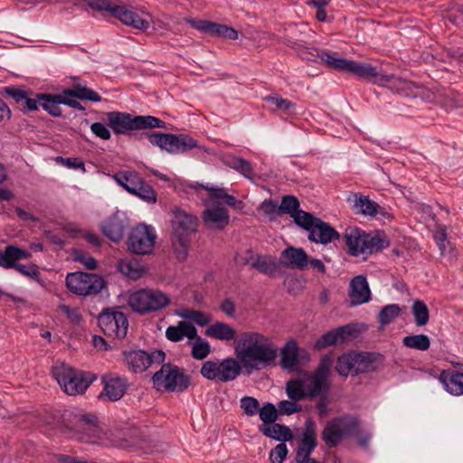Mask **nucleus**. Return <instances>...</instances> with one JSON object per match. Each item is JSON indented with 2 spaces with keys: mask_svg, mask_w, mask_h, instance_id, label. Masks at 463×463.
Here are the masks:
<instances>
[{
  "mask_svg": "<svg viewBox=\"0 0 463 463\" xmlns=\"http://www.w3.org/2000/svg\"><path fill=\"white\" fill-rule=\"evenodd\" d=\"M356 437L359 446L369 448L372 435L361 430V421L356 416L335 417L326 422L321 439L328 448L337 447L344 438Z\"/></svg>",
  "mask_w": 463,
  "mask_h": 463,
  "instance_id": "2",
  "label": "nucleus"
},
{
  "mask_svg": "<svg viewBox=\"0 0 463 463\" xmlns=\"http://www.w3.org/2000/svg\"><path fill=\"white\" fill-rule=\"evenodd\" d=\"M259 416L263 422L262 424L269 425L276 423L279 419V411L273 403L266 402L260 408Z\"/></svg>",
  "mask_w": 463,
  "mask_h": 463,
  "instance_id": "51",
  "label": "nucleus"
},
{
  "mask_svg": "<svg viewBox=\"0 0 463 463\" xmlns=\"http://www.w3.org/2000/svg\"><path fill=\"white\" fill-rule=\"evenodd\" d=\"M98 324L101 331L113 339L126 337L128 328L127 316L116 308H106L98 317Z\"/></svg>",
  "mask_w": 463,
  "mask_h": 463,
  "instance_id": "17",
  "label": "nucleus"
},
{
  "mask_svg": "<svg viewBox=\"0 0 463 463\" xmlns=\"http://www.w3.org/2000/svg\"><path fill=\"white\" fill-rule=\"evenodd\" d=\"M404 346L419 351H427L430 346V339L427 335H411L402 339Z\"/></svg>",
  "mask_w": 463,
  "mask_h": 463,
  "instance_id": "46",
  "label": "nucleus"
},
{
  "mask_svg": "<svg viewBox=\"0 0 463 463\" xmlns=\"http://www.w3.org/2000/svg\"><path fill=\"white\" fill-rule=\"evenodd\" d=\"M131 194L137 196L147 203H156L157 195L154 188L146 183L144 179L141 180V184L136 188V192Z\"/></svg>",
  "mask_w": 463,
  "mask_h": 463,
  "instance_id": "49",
  "label": "nucleus"
},
{
  "mask_svg": "<svg viewBox=\"0 0 463 463\" xmlns=\"http://www.w3.org/2000/svg\"><path fill=\"white\" fill-rule=\"evenodd\" d=\"M152 383L157 391L183 392L191 385V377L175 364L166 363L152 376Z\"/></svg>",
  "mask_w": 463,
  "mask_h": 463,
  "instance_id": "9",
  "label": "nucleus"
},
{
  "mask_svg": "<svg viewBox=\"0 0 463 463\" xmlns=\"http://www.w3.org/2000/svg\"><path fill=\"white\" fill-rule=\"evenodd\" d=\"M114 180L129 194L135 193L136 188L143 179L136 171H119L113 175Z\"/></svg>",
  "mask_w": 463,
  "mask_h": 463,
  "instance_id": "33",
  "label": "nucleus"
},
{
  "mask_svg": "<svg viewBox=\"0 0 463 463\" xmlns=\"http://www.w3.org/2000/svg\"><path fill=\"white\" fill-rule=\"evenodd\" d=\"M105 286L104 279L97 274L77 271L66 277V287L78 296L97 295Z\"/></svg>",
  "mask_w": 463,
  "mask_h": 463,
  "instance_id": "15",
  "label": "nucleus"
},
{
  "mask_svg": "<svg viewBox=\"0 0 463 463\" xmlns=\"http://www.w3.org/2000/svg\"><path fill=\"white\" fill-rule=\"evenodd\" d=\"M271 424L272 425H259V431L268 438L281 441L280 443L292 440L293 434L288 426L279 423Z\"/></svg>",
  "mask_w": 463,
  "mask_h": 463,
  "instance_id": "28",
  "label": "nucleus"
},
{
  "mask_svg": "<svg viewBox=\"0 0 463 463\" xmlns=\"http://www.w3.org/2000/svg\"><path fill=\"white\" fill-rule=\"evenodd\" d=\"M401 308L397 304H389L384 306L378 314V322L382 327L391 324L399 317Z\"/></svg>",
  "mask_w": 463,
  "mask_h": 463,
  "instance_id": "48",
  "label": "nucleus"
},
{
  "mask_svg": "<svg viewBox=\"0 0 463 463\" xmlns=\"http://www.w3.org/2000/svg\"><path fill=\"white\" fill-rule=\"evenodd\" d=\"M206 229L223 230L230 222V215L224 207L207 208L202 213Z\"/></svg>",
  "mask_w": 463,
  "mask_h": 463,
  "instance_id": "24",
  "label": "nucleus"
},
{
  "mask_svg": "<svg viewBox=\"0 0 463 463\" xmlns=\"http://www.w3.org/2000/svg\"><path fill=\"white\" fill-rule=\"evenodd\" d=\"M345 72L381 86H387L392 91L403 96H410L413 94L411 90L414 85L411 81L402 80L392 74H384L382 71L378 70L377 67H374L370 63L358 62L350 60Z\"/></svg>",
  "mask_w": 463,
  "mask_h": 463,
  "instance_id": "6",
  "label": "nucleus"
},
{
  "mask_svg": "<svg viewBox=\"0 0 463 463\" xmlns=\"http://www.w3.org/2000/svg\"><path fill=\"white\" fill-rule=\"evenodd\" d=\"M288 453V449L285 443L278 444L269 452L270 463H282L286 459Z\"/></svg>",
  "mask_w": 463,
  "mask_h": 463,
  "instance_id": "62",
  "label": "nucleus"
},
{
  "mask_svg": "<svg viewBox=\"0 0 463 463\" xmlns=\"http://www.w3.org/2000/svg\"><path fill=\"white\" fill-rule=\"evenodd\" d=\"M147 288H142L132 292L128 296V304L135 313L146 315V306H147Z\"/></svg>",
  "mask_w": 463,
  "mask_h": 463,
  "instance_id": "40",
  "label": "nucleus"
},
{
  "mask_svg": "<svg viewBox=\"0 0 463 463\" xmlns=\"http://www.w3.org/2000/svg\"><path fill=\"white\" fill-rule=\"evenodd\" d=\"M172 246L177 260H185L191 246V235L197 232L198 218L175 207L172 210Z\"/></svg>",
  "mask_w": 463,
  "mask_h": 463,
  "instance_id": "4",
  "label": "nucleus"
},
{
  "mask_svg": "<svg viewBox=\"0 0 463 463\" xmlns=\"http://www.w3.org/2000/svg\"><path fill=\"white\" fill-rule=\"evenodd\" d=\"M284 269H289L285 264L279 262H251L250 269H256L260 273L269 277H277L284 273Z\"/></svg>",
  "mask_w": 463,
  "mask_h": 463,
  "instance_id": "43",
  "label": "nucleus"
},
{
  "mask_svg": "<svg viewBox=\"0 0 463 463\" xmlns=\"http://www.w3.org/2000/svg\"><path fill=\"white\" fill-rule=\"evenodd\" d=\"M210 353L211 347L209 343L201 337H197L192 348V356L197 360H203Z\"/></svg>",
  "mask_w": 463,
  "mask_h": 463,
  "instance_id": "56",
  "label": "nucleus"
},
{
  "mask_svg": "<svg viewBox=\"0 0 463 463\" xmlns=\"http://www.w3.org/2000/svg\"><path fill=\"white\" fill-rule=\"evenodd\" d=\"M65 426L78 435L82 442L94 443L99 436V419L91 413L81 411H70L63 415Z\"/></svg>",
  "mask_w": 463,
  "mask_h": 463,
  "instance_id": "11",
  "label": "nucleus"
},
{
  "mask_svg": "<svg viewBox=\"0 0 463 463\" xmlns=\"http://www.w3.org/2000/svg\"><path fill=\"white\" fill-rule=\"evenodd\" d=\"M317 398L318 399L316 404L317 413L321 418H325L329 413L328 405L331 403L329 394H324L321 396H317Z\"/></svg>",
  "mask_w": 463,
  "mask_h": 463,
  "instance_id": "64",
  "label": "nucleus"
},
{
  "mask_svg": "<svg viewBox=\"0 0 463 463\" xmlns=\"http://www.w3.org/2000/svg\"><path fill=\"white\" fill-rule=\"evenodd\" d=\"M439 381L450 394L463 395V373L452 369L443 370Z\"/></svg>",
  "mask_w": 463,
  "mask_h": 463,
  "instance_id": "25",
  "label": "nucleus"
},
{
  "mask_svg": "<svg viewBox=\"0 0 463 463\" xmlns=\"http://www.w3.org/2000/svg\"><path fill=\"white\" fill-rule=\"evenodd\" d=\"M26 92L27 90L24 86H9L3 89V93L11 97L18 109L21 106Z\"/></svg>",
  "mask_w": 463,
  "mask_h": 463,
  "instance_id": "59",
  "label": "nucleus"
},
{
  "mask_svg": "<svg viewBox=\"0 0 463 463\" xmlns=\"http://www.w3.org/2000/svg\"><path fill=\"white\" fill-rule=\"evenodd\" d=\"M349 255L358 257L368 256L383 251L390 245V241L383 231L366 232L357 227H346L342 234Z\"/></svg>",
  "mask_w": 463,
  "mask_h": 463,
  "instance_id": "3",
  "label": "nucleus"
},
{
  "mask_svg": "<svg viewBox=\"0 0 463 463\" xmlns=\"http://www.w3.org/2000/svg\"><path fill=\"white\" fill-rule=\"evenodd\" d=\"M0 266L5 269H14L22 275L35 281L40 280L39 267L33 262H0Z\"/></svg>",
  "mask_w": 463,
  "mask_h": 463,
  "instance_id": "37",
  "label": "nucleus"
},
{
  "mask_svg": "<svg viewBox=\"0 0 463 463\" xmlns=\"http://www.w3.org/2000/svg\"><path fill=\"white\" fill-rule=\"evenodd\" d=\"M200 373L207 380L219 381L220 364L211 360L206 361L203 364Z\"/></svg>",
  "mask_w": 463,
  "mask_h": 463,
  "instance_id": "57",
  "label": "nucleus"
},
{
  "mask_svg": "<svg viewBox=\"0 0 463 463\" xmlns=\"http://www.w3.org/2000/svg\"><path fill=\"white\" fill-rule=\"evenodd\" d=\"M259 210L261 211L264 215L270 217V220H273L274 215L280 216L279 206L272 199L264 200L260 203Z\"/></svg>",
  "mask_w": 463,
  "mask_h": 463,
  "instance_id": "63",
  "label": "nucleus"
},
{
  "mask_svg": "<svg viewBox=\"0 0 463 463\" xmlns=\"http://www.w3.org/2000/svg\"><path fill=\"white\" fill-rule=\"evenodd\" d=\"M182 317L193 320L196 325L204 326L209 324L211 318L209 315L200 310H187L185 314L181 315Z\"/></svg>",
  "mask_w": 463,
  "mask_h": 463,
  "instance_id": "61",
  "label": "nucleus"
},
{
  "mask_svg": "<svg viewBox=\"0 0 463 463\" xmlns=\"http://www.w3.org/2000/svg\"><path fill=\"white\" fill-rule=\"evenodd\" d=\"M367 329L364 324L349 323L324 333L313 344L315 351H321L334 345H345L360 337Z\"/></svg>",
  "mask_w": 463,
  "mask_h": 463,
  "instance_id": "10",
  "label": "nucleus"
},
{
  "mask_svg": "<svg viewBox=\"0 0 463 463\" xmlns=\"http://www.w3.org/2000/svg\"><path fill=\"white\" fill-rule=\"evenodd\" d=\"M317 56L327 66L339 71L345 72L350 60L340 58L335 52L330 51H317Z\"/></svg>",
  "mask_w": 463,
  "mask_h": 463,
  "instance_id": "39",
  "label": "nucleus"
},
{
  "mask_svg": "<svg viewBox=\"0 0 463 463\" xmlns=\"http://www.w3.org/2000/svg\"><path fill=\"white\" fill-rule=\"evenodd\" d=\"M264 100L267 102H270L275 105V107L288 114H291L296 109V104L290 101L289 99H283L279 95H270L264 98Z\"/></svg>",
  "mask_w": 463,
  "mask_h": 463,
  "instance_id": "52",
  "label": "nucleus"
},
{
  "mask_svg": "<svg viewBox=\"0 0 463 463\" xmlns=\"http://www.w3.org/2000/svg\"><path fill=\"white\" fill-rule=\"evenodd\" d=\"M241 364L240 360L232 357L223 359L220 363L219 381L227 383L235 380L241 373Z\"/></svg>",
  "mask_w": 463,
  "mask_h": 463,
  "instance_id": "32",
  "label": "nucleus"
},
{
  "mask_svg": "<svg viewBox=\"0 0 463 463\" xmlns=\"http://www.w3.org/2000/svg\"><path fill=\"white\" fill-rule=\"evenodd\" d=\"M117 270L128 279L137 280L148 272V268L141 262H117Z\"/></svg>",
  "mask_w": 463,
  "mask_h": 463,
  "instance_id": "34",
  "label": "nucleus"
},
{
  "mask_svg": "<svg viewBox=\"0 0 463 463\" xmlns=\"http://www.w3.org/2000/svg\"><path fill=\"white\" fill-rule=\"evenodd\" d=\"M299 227L308 232L307 239L316 243L326 245L341 238L340 233L334 227L312 213L304 215Z\"/></svg>",
  "mask_w": 463,
  "mask_h": 463,
  "instance_id": "16",
  "label": "nucleus"
},
{
  "mask_svg": "<svg viewBox=\"0 0 463 463\" xmlns=\"http://www.w3.org/2000/svg\"><path fill=\"white\" fill-rule=\"evenodd\" d=\"M279 260H318L317 259L309 258L302 248H295L288 246L282 250Z\"/></svg>",
  "mask_w": 463,
  "mask_h": 463,
  "instance_id": "50",
  "label": "nucleus"
},
{
  "mask_svg": "<svg viewBox=\"0 0 463 463\" xmlns=\"http://www.w3.org/2000/svg\"><path fill=\"white\" fill-rule=\"evenodd\" d=\"M332 364V353L326 354L321 357L316 370L307 375L305 383L307 400L314 401L317 396L330 393L329 376Z\"/></svg>",
  "mask_w": 463,
  "mask_h": 463,
  "instance_id": "12",
  "label": "nucleus"
},
{
  "mask_svg": "<svg viewBox=\"0 0 463 463\" xmlns=\"http://www.w3.org/2000/svg\"><path fill=\"white\" fill-rule=\"evenodd\" d=\"M63 94L80 100L92 102H99L101 100V96L98 92L80 84H74L71 89L63 90Z\"/></svg>",
  "mask_w": 463,
  "mask_h": 463,
  "instance_id": "38",
  "label": "nucleus"
},
{
  "mask_svg": "<svg viewBox=\"0 0 463 463\" xmlns=\"http://www.w3.org/2000/svg\"><path fill=\"white\" fill-rule=\"evenodd\" d=\"M211 36H218L225 39L236 40L238 38V32L232 27L214 23Z\"/></svg>",
  "mask_w": 463,
  "mask_h": 463,
  "instance_id": "58",
  "label": "nucleus"
},
{
  "mask_svg": "<svg viewBox=\"0 0 463 463\" xmlns=\"http://www.w3.org/2000/svg\"><path fill=\"white\" fill-rule=\"evenodd\" d=\"M286 393L288 397L294 402L307 399L305 382L301 379H291L288 381L286 383Z\"/></svg>",
  "mask_w": 463,
  "mask_h": 463,
  "instance_id": "41",
  "label": "nucleus"
},
{
  "mask_svg": "<svg viewBox=\"0 0 463 463\" xmlns=\"http://www.w3.org/2000/svg\"><path fill=\"white\" fill-rule=\"evenodd\" d=\"M279 264H285L289 269H298L299 270H306L309 268L316 269L317 271L324 273L326 267L324 262H279Z\"/></svg>",
  "mask_w": 463,
  "mask_h": 463,
  "instance_id": "60",
  "label": "nucleus"
},
{
  "mask_svg": "<svg viewBox=\"0 0 463 463\" xmlns=\"http://www.w3.org/2000/svg\"><path fill=\"white\" fill-rule=\"evenodd\" d=\"M205 335L218 340L231 341L235 338L236 331L228 324L216 322L206 329Z\"/></svg>",
  "mask_w": 463,
  "mask_h": 463,
  "instance_id": "36",
  "label": "nucleus"
},
{
  "mask_svg": "<svg viewBox=\"0 0 463 463\" xmlns=\"http://www.w3.org/2000/svg\"><path fill=\"white\" fill-rule=\"evenodd\" d=\"M52 375L61 388L69 395L84 393L96 378L90 373L78 372L63 363L52 367Z\"/></svg>",
  "mask_w": 463,
  "mask_h": 463,
  "instance_id": "8",
  "label": "nucleus"
},
{
  "mask_svg": "<svg viewBox=\"0 0 463 463\" xmlns=\"http://www.w3.org/2000/svg\"><path fill=\"white\" fill-rule=\"evenodd\" d=\"M32 257L29 250L22 249L14 245H8L5 250L0 249V260H20Z\"/></svg>",
  "mask_w": 463,
  "mask_h": 463,
  "instance_id": "47",
  "label": "nucleus"
},
{
  "mask_svg": "<svg viewBox=\"0 0 463 463\" xmlns=\"http://www.w3.org/2000/svg\"><path fill=\"white\" fill-rule=\"evenodd\" d=\"M225 164L246 178L252 179L254 176V170L250 162L242 157L230 156L226 159Z\"/></svg>",
  "mask_w": 463,
  "mask_h": 463,
  "instance_id": "42",
  "label": "nucleus"
},
{
  "mask_svg": "<svg viewBox=\"0 0 463 463\" xmlns=\"http://www.w3.org/2000/svg\"><path fill=\"white\" fill-rule=\"evenodd\" d=\"M237 358L250 375L253 370H260L275 363L277 346L264 335L248 331L241 333L235 347Z\"/></svg>",
  "mask_w": 463,
  "mask_h": 463,
  "instance_id": "1",
  "label": "nucleus"
},
{
  "mask_svg": "<svg viewBox=\"0 0 463 463\" xmlns=\"http://www.w3.org/2000/svg\"><path fill=\"white\" fill-rule=\"evenodd\" d=\"M156 235L151 225L139 223L131 229L127 241L128 249L137 255H146L152 252Z\"/></svg>",
  "mask_w": 463,
  "mask_h": 463,
  "instance_id": "18",
  "label": "nucleus"
},
{
  "mask_svg": "<svg viewBox=\"0 0 463 463\" xmlns=\"http://www.w3.org/2000/svg\"><path fill=\"white\" fill-rule=\"evenodd\" d=\"M317 447V424L312 419L305 421L302 437L298 442V449L310 455Z\"/></svg>",
  "mask_w": 463,
  "mask_h": 463,
  "instance_id": "27",
  "label": "nucleus"
},
{
  "mask_svg": "<svg viewBox=\"0 0 463 463\" xmlns=\"http://www.w3.org/2000/svg\"><path fill=\"white\" fill-rule=\"evenodd\" d=\"M349 306L355 307L371 300V290L364 275H358L352 279L349 290Z\"/></svg>",
  "mask_w": 463,
  "mask_h": 463,
  "instance_id": "23",
  "label": "nucleus"
},
{
  "mask_svg": "<svg viewBox=\"0 0 463 463\" xmlns=\"http://www.w3.org/2000/svg\"><path fill=\"white\" fill-rule=\"evenodd\" d=\"M108 126L116 135H131L133 130L166 128V123L154 116H133L127 112L107 113Z\"/></svg>",
  "mask_w": 463,
  "mask_h": 463,
  "instance_id": "7",
  "label": "nucleus"
},
{
  "mask_svg": "<svg viewBox=\"0 0 463 463\" xmlns=\"http://www.w3.org/2000/svg\"><path fill=\"white\" fill-rule=\"evenodd\" d=\"M434 240L440 250L443 258L452 259L456 257L455 250L452 249L450 242L447 240L446 228H440L433 235Z\"/></svg>",
  "mask_w": 463,
  "mask_h": 463,
  "instance_id": "45",
  "label": "nucleus"
},
{
  "mask_svg": "<svg viewBox=\"0 0 463 463\" xmlns=\"http://www.w3.org/2000/svg\"><path fill=\"white\" fill-rule=\"evenodd\" d=\"M123 355L127 364L133 372H144L148 368V353L146 351H124Z\"/></svg>",
  "mask_w": 463,
  "mask_h": 463,
  "instance_id": "29",
  "label": "nucleus"
},
{
  "mask_svg": "<svg viewBox=\"0 0 463 463\" xmlns=\"http://www.w3.org/2000/svg\"><path fill=\"white\" fill-rule=\"evenodd\" d=\"M411 314L417 326H424L430 320V310L423 300L416 299L413 301Z\"/></svg>",
  "mask_w": 463,
  "mask_h": 463,
  "instance_id": "44",
  "label": "nucleus"
},
{
  "mask_svg": "<svg viewBox=\"0 0 463 463\" xmlns=\"http://www.w3.org/2000/svg\"><path fill=\"white\" fill-rule=\"evenodd\" d=\"M240 407L248 417L255 416L260 411V402L252 396H243L240 400Z\"/></svg>",
  "mask_w": 463,
  "mask_h": 463,
  "instance_id": "53",
  "label": "nucleus"
},
{
  "mask_svg": "<svg viewBox=\"0 0 463 463\" xmlns=\"http://www.w3.org/2000/svg\"><path fill=\"white\" fill-rule=\"evenodd\" d=\"M39 99L41 100L39 107H42L49 115L61 118L62 117L60 105L62 104V93H38Z\"/></svg>",
  "mask_w": 463,
  "mask_h": 463,
  "instance_id": "30",
  "label": "nucleus"
},
{
  "mask_svg": "<svg viewBox=\"0 0 463 463\" xmlns=\"http://www.w3.org/2000/svg\"><path fill=\"white\" fill-rule=\"evenodd\" d=\"M88 5L96 11L109 12L111 16L118 19L126 25L136 29H146L149 23L141 18L138 14L125 5H117L109 0H87Z\"/></svg>",
  "mask_w": 463,
  "mask_h": 463,
  "instance_id": "14",
  "label": "nucleus"
},
{
  "mask_svg": "<svg viewBox=\"0 0 463 463\" xmlns=\"http://www.w3.org/2000/svg\"><path fill=\"white\" fill-rule=\"evenodd\" d=\"M284 283L288 288V291L290 294L296 295L305 288L306 279L303 276L289 274L287 276Z\"/></svg>",
  "mask_w": 463,
  "mask_h": 463,
  "instance_id": "55",
  "label": "nucleus"
},
{
  "mask_svg": "<svg viewBox=\"0 0 463 463\" xmlns=\"http://www.w3.org/2000/svg\"><path fill=\"white\" fill-rule=\"evenodd\" d=\"M147 298L146 314L159 311L171 303L167 295L158 289L147 288Z\"/></svg>",
  "mask_w": 463,
  "mask_h": 463,
  "instance_id": "35",
  "label": "nucleus"
},
{
  "mask_svg": "<svg viewBox=\"0 0 463 463\" xmlns=\"http://www.w3.org/2000/svg\"><path fill=\"white\" fill-rule=\"evenodd\" d=\"M128 225V218L117 212L103 222L101 231L110 241L118 242L123 239Z\"/></svg>",
  "mask_w": 463,
  "mask_h": 463,
  "instance_id": "22",
  "label": "nucleus"
},
{
  "mask_svg": "<svg viewBox=\"0 0 463 463\" xmlns=\"http://www.w3.org/2000/svg\"><path fill=\"white\" fill-rule=\"evenodd\" d=\"M384 356L376 352L349 351L339 355L335 370L343 376H354L373 373L383 365Z\"/></svg>",
  "mask_w": 463,
  "mask_h": 463,
  "instance_id": "5",
  "label": "nucleus"
},
{
  "mask_svg": "<svg viewBox=\"0 0 463 463\" xmlns=\"http://www.w3.org/2000/svg\"><path fill=\"white\" fill-rule=\"evenodd\" d=\"M109 440L112 447L135 451L141 448L143 439L137 429H123L111 431Z\"/></svg>",
  "mask_w": 463,
  "mask_h": 463,
  "instance_id": "19",
  "label": "nucleus"
},
{
  "mask_svg": "<svg viewBox=\"0 0 463 463\" xmlns=\"http://www.w3.org/2000/svg\"><path fill=\"white\" fill-rule=\"evenodd\" d=\"M40 102L41 100L39 99L38 93H34L33 91L29 92L27 90L26 94L24 95V99L19 107V109L24 114L36 111L39 109Z\"/></svg>",
  "mask_w": 463,
  "mask_h": 463,
  "instance_id": "54",
  "label": "nucleus"
},
{
  "mask_svg": "<svg viewBox=\"0 0 463 463\" xmlns=\"http://www.w3.org/2000/svg\"><path fill=\"white\" fill-rule=\"evenodd\" d=\"M279 206L280 215L288 214L293 218L294 222L298 226H299L303 222L305 214H310V213L299 209L300 203L295 195H284L281 199V203Z\"/></svg>",
  "mask_w": 463,
  "mask_h": 463,
  "instance_id": "26",
  "label": "nucleus"
},
{
  "mask_svg": "<svg viewBox=\"0 0 463 463\" xmlns=\"http://www.w3.org/2000/svg\"><path fill=\"white\" fill-rule=\"evenodd\" d=\"M280 356L279 365L283 369L294 371L298 364V346L297 342L294 340L287 342L280 350Z\"/></svg>",
  "mask_w": 463,
  "mask_h": 463,
  "instance_id": "31",
  "label": "nucleus"
},
{
  "mask_svg": "<svg viewBox=\"0 0 463 463\" xmlns=\"http://www.w3.org/2000/svg\"><path fill=\"white\" fill-rule=\"evenodd\" d=\"M103 391L99 394L98 398L103 400L107 398L109 401L116 402L120 400L127 392L129 383L126 377L105 374L102 376Z\"/></svg>",
  "mask_w": 463,
  "mask_h": 463,
  "instance_id": "20",
  "label": "nucleus"
},
{
  "mask_svg": "<svg viewBox=\"0 0 463 463\" xmlns=\"http://www.w3.org/2000/svg\"><path fill=\"white\" fill-rule=\"evenodd\" d=\"M347 201L352 203V209L357 214L370 217H376V215L380 214L383 218L390 217L386 216L389 213L383 207L360 193L351 194Z\"/></svg>",
  "mask_w": 463,
  "mask_h": 463,
  "instance_id": "21",
  "label": "nucleus"
},
{
  "mask_svg": "<svg viewBox=\"0 0 463 463\" xmlns=\"http://www.w3.org/2000/svg\"><path fill=\"white\" fill-rule=\"evenodd\" d=\"M144 136L149 143L165 150L170 154L184 153L194 147H198L197 140L184 134L175 135L172 133L145 132Z\"/></svg>",
  "mask_w": 463,
  "mask_h": 463,
  "instance_id": "13",
  "label": "nucleus"
}]
</instances>
